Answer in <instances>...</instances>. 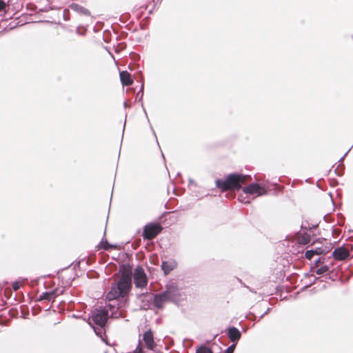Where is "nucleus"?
<instances>
[{
    "label": "nucleus",
    "instance_id": "obj_5",
    "mask_svg": "<svg viewBox=\"0 0 353 353\" xmlns=\"http://www.w3.org/2000/svg\"><path fill=\"white\" fill-rule=\"evenodd\" d=\"M243 192L245 194L255 195L256 196L264 195L267 193L265 187L258 183H252L243 188Z\"/></svg>",
    "mask_w": 353,
    "mask_h": 353
},
{
    "label": "nucleus",
    "instance_id": "obj_2",
    "mask_svg": "<svg viewBox=\"0 0 353 353\" xmlns=\"http://www.w3.org/2000/svg\"><path fill=\"white\" fill-rule=\"evenodd\" d=\"M252 180L250 175L241 174H230L225 179L216 180V186L222 192L228 190H240L242 185L245 184Z\"/></svg>",
    "mask_w": 353,
    "mask_h": 353
},
{
    "label": "nucleus",
    "instance_id": "obj_18",
    "mask_svg": "<svg viewBox=\"0 0 353 353\" xmlns=\"http://www.w3.org/2000/svg\"><path fill=\"white\" fill-rule=\"evenodd\" d=\"M330 270V267L328 265H323L319 268H317L316 270H315V272L316 274L318 275H321V274H323L325 273H326L327 272H328Z\"/></svg>",
    "mask_w": 353,
    "mask_h": 353
},
{
    "label": "nucleus",
    "instance_id": "obj_17",
    "mask_svg": "<svg viewBox=\"0 0 353 353\" xmlns=\"http://www.w3.org/2000/svg\"><path fill=\"white\" fill-rule=\"evenodd\" d=\"M196 353H213V352L210 347L201 345L196 349Z\"/></svg>",
    "mask_w": 353,
    "mask_h": 353
},
{
    "label": "nucleus",
    "instance_id": "obj_13",
    "mask_svg": "<svg viewBox=\"0 0 353 353\" xmlns=\"http://www.w3.org/2000/svg\"><path fill=\"white\" fill-rule=\"evenodd\" d=\"M163 293H166V296L170 301H173L179 296L177 287L173 285L168 286Z\"/></svg>",
    "mask_w": 353,
    "mask_h": 353
},
{
    "label": "nucleus",
    "instance_id": "obj_7",
    "mask_svg": "<svg viewBox=\"0 0 353 353\" xmlns=\"http://www.w3.org/2000/svg\"><path fill=\"white\" fill-rule=\"evenodd\" d=\"M64 289L63 288H56L52 291L50 292H46L42 293L38 300L39 301H43V300H47V301H54V299L63 294Z\"/></svg>",
    "mask_w": 353,
    "mask_h": 353
},
{
    "label": "nucleus",
    "instance_id": "obj_19",
    "mask_svg": "<svg viewBox=\"0 0 353 353\" xmlns=\"http://www.w3.org/2000/svg\"><path fill=\"white\" fill-rule=\"evenodd\" d=\"M314 254L317 255L325 254L329 252V248H317L314 250Z\"/></svg>",
    "mask_w": 353,
    "mask_h": 353
},
{
    "label": "nucleus",
    "instance_id": "obj_3",
    "mask_svg": "<svg viewBox=\"0 0 353 353\" xmlns=\"http://www.w3.org/2000/svg\"><path fill=\"white\" fill-rule=\"evenodd\" d=\"M163 230V227L159 223L147 224L144 228L142 236L144 239L152 240L154 239Z\"/></svg>",
    "mask_w": 353,
    "mask_h": 353
},
{
    "label": "nucleus",
    "instance_id": "obj_20",
    "mask_svg": "<svg viewBox=\"0 0 353 353\" xmlns=\"http://www.w3.org/2000/svg\"><path fill=\"white\" fill-rule=\"evenodd\" d=\"M314 255L315 254L313 250H307L305 254V258L308 260H311Z\"/></svg>",
    "mask_w": 353,
    "mask_h": 353
},
{
    "label": "nucleus",
    "instance_id": "obj_23",
    "mask_svg": "<svg viewBox=\"0 0 353 353\" xmlns=\"http://www.w3.org/2000/svg\"><path fill=\"white\" fill-rule=\"evenodd\" d=\"M12 288L14 290L17 291L19 288V284L18 283H15L13 284Z\"/></svg>",
    "mask_w": 353,
    "mask_h": 353
},
{
    "label": "nucleus",
    "instance_id": "obj_14",
    "mask_svg": "<svg viewBox=\"0 0 353 353\" xmlns=\"http://www.w3.org/2000/svg\"><path fill=\"white\" fill-rule=\"evenodd\" d=\"M311 236L308 233L301 234L297 237V242L299 244L306 245L310 242Z\"/></svg>",
    "mask_w": 353,
    "mask_h": 353
},
{
    "label": "nucleus",
    "instance_id": "obj_16",
    "mask_svg": "<svg viewBox=\"0 0 353 353\" xmlns=\"http://www.w3.org/2000/svg\"><path fill=\"white\" fill-rule=\"evenodd\" d=\"M117 246L116 245H111L107 241H101L100 244L98 245V249H103L105 250H108L110 249H116Z\"/></svg>",
    "mask_w": 353,
    "mask_h": 353
},
{
    "label": "nucleus",
    "instance_id": "obj_1",
    "mask_svg": "<svg viewBox=\"0 0 353 353\" xmlns=\"http://www.w3.org/2000/svg\"><path fill=\"white\" fill-rule=\"evenodd\" d=\"M120 272L119 281L112 285L110 291L107 294L106 298L109 301L123 298L128 294L132 288V276L136 288L143 289L148 285V276L141 266H137L132 272L129 264L123 265Z\"/></svg>",
    "mask_w": 353,
    "mask_h": 353
},
{
    "label": "nucleus",
    "instance_id": "obj_21",
    "mask_svg": "<svg viewBox=\"0 0 353 353\" xmlns=\"http://www.w3.org/2000/svg\"><path fill=\"white\" fill-rule=\"evenodd\" d=\"M236 347V344H232L229 346L224 353H233Z\"/></svg>",
    "mask_w": 353,
    "mask_h": 353
},
{
    "label": "nucleus",
    "instance_id": "obj_22",
    "mask_svg": "<svg viewBox=\"0 0 353 353\" xmlns=\"http://www.w3.org/2000/svg\"><path fill=\"white\" fill-rule=\"evenodd\" d=\"M6 7V3L3 1L0 0V12L3 10Z\"/></svg>",
    "mask_w": 353,
    "mask_h": 353
},
{
    "label": "nucleus",
    "instance_id": "obj_24",
    "mask_svg": "<svg viewBox=\"0 0 353 353\" xmlns=\"http://www.w3.org/2000/svg\"><path fill=\"white\" fill-rule=\"evenodd\" d=\"M316 264H318V263H323V261H321V259H319L316 261Z\"/></svg>",
    "mask_w": 353,
    "mask_h": 353
},
{
    "label": "nucleus",
    "instance_id": "obj_15",
    "mask_svg": "<svg viewBox=\"0 0 353 353\" xmlns=\"http://www.w3.org/2000/svg\"><path fill=\"white\" fill-rule=\"evenodd\" d=\"M70 8L72 10H74L80 14H84V15H90V11L87 10L86 8H84L83 7L81 6L80 5L77 3H72L70 6Z\"/></svg>",
    "mask_w": 353,
    "mask_h": 353
},
{
    "label": "nucleus",
    "instance_id": "obj_10",
    "mask_svg": "<svg viewBox=\"0 0 353 353\" xmlns=\"http://www.w3.org/2000/svg\"><path fill=\"white\" fill-rule=\"evenodd\" d=\"M169 301L166 296V293L162 292L154 296L153 303L158 309H162L164 307L165 303Z\"/></svg>",
    "mask_w": 353,
    "mask_h": 353
},
{
    "label": "nucleus",
    "instance_id": "obj_8",
    "mask_svg": "<svg viewBox=\"0 0 353 353\" xmlns=\"http://www.w3.org/2000/svg\"><path fill=\"white\" fill-rule=\"evenodd\" d=\"M332 256L337 261H344L350 256V252L345 247H339L334 249Z\"/></svg>",
    "mask_w": 353,
    "mask_h": 353
},
{
    "label": "nucleus",
    "instance_id": "obj_4",
    "mask_svg": "<svg viewBox=\"0 0 353 353\" xmlns=\"http://www.w3.org/2000/svg\"><path fill=\"white\" fill-rule=\"evenodd\" d=\"M108 311L106 310H95L92 315V320L100 327H103L108 320Z\"/></svg>",
    "mask_w": 353,
    "mask_h": 353
},
{
    "label": "nucleus",
    "instance_id": "obj_9",
    "mask_svg": "<svg viewBox=\"0 0 353 353\" xmlns=\"http://www.w3.org/2000/svg\"><path fill=\"white\" fill-rule=\"evenodd\" d=\"M227 336L233 344H236L241 339V333L236 327H230L227 330Z\"/></svg>",
    "mask_w": 353,
    "mask_h": 353
},
{
    "label": "nucleus",
    "instance_id": "obj_11",
    "mask_svg": "<svg viewBox=\"0 0 353 353\" xmlns=\"http://www.w3.org/2000/svg\"><path fill=\"white\" fill-rule=\"evenodd\" d=\"M121 82L124 86H129L132 85L134 81L132 75L128 71H122L119 74Z\"/></svg>",
    "mask_w": 353,
    "mask_h": 353
},
{
    "label": "nucleus",
    "instance_id": "obj_12",
    "mask_svg": "<svg viewBox=\"0 0 353 353\" xmlns=\"http://www.w3.org/2000/svg\"><path fill=\"white\" fill-rule=\"evenodd\" d=\"M177 266V263L174 260L168 261H163L161 264V269L165 274H168Z\"/></svg>",
    "mask_w": 353,
    "mask_h": 353
},
{
    "label": "nucleus",
    "instance_id": "obj_6",
    "mask_svg": "<svg viewBox=\"0 0 353 353\" xmlns=\"http://www.w3.org/2000/svg\"><path fill=\"white\" fill-rule=\"evenodd\" d=\"M143 341L145 347L149 350H154L157 347V343L154 341V334L151 329L148 330L143 333Z\"/></svg>",
    "mask_w": 353,
    "mask_h": 353
}]
</instances>
